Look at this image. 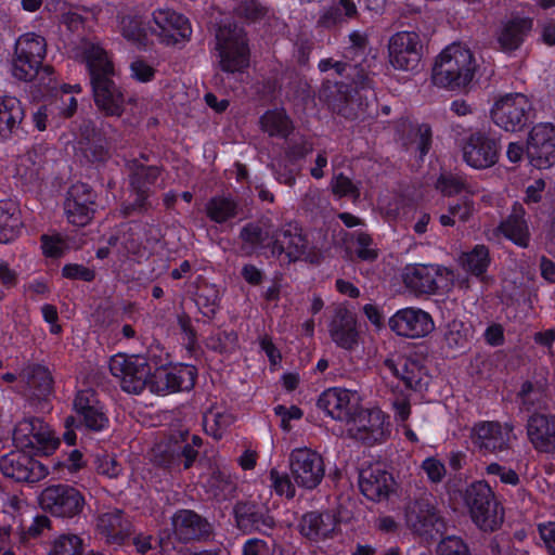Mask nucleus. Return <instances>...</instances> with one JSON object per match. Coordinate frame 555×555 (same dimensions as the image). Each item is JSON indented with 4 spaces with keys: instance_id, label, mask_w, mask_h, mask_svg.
Returning a JSON list of instances; mask_svg holds the SVG:
<instances>
[{
    "instance_id": "1",
    "label": "nucleus",
    "mask_w": 555,
    "mask_h": 555,
    "mask_svg": "<svg viewBox=\"0 0 555 555\" xmlns=\"http://www.w3.org/2000/svg\"><path fill=\"white\" fill-rule=\"evenodd\" d=\"M477 63L473 52L459 43L446 47L435 59L431 81L439 88L460 90L474 79Z\"/></svg>"
},
{
    "instance_id": "2",
    "label": "nucleus",
    "mask_w": 555,
    "mask_h": 555,
    "mask_svg": "<svg viewBox=\"0 0 555 555\" xmlns=\"http://www.w3.org/2000/svg\"><path fill=\"white\" fill-rule=\"evenodd\" d=\"M218 67L227 74L243 73L249 66L246 33L236 25H222L216 33Z\"/></svg>"
},
{
    "instance_id": "3",
    "label": "nucleus",
    "mask_w": 555,
    "mask_h": 555,
    "mask_svg": "<svg viewBox=\"0 0 555 555\" xmlns=\"http://www.w3.org/2000/svg\"><path fill=\"white\" fill-rule=\"evenodd\" d=\"M47 53L46 39L37 34L27 33L16 40L12 74L22 81H30L38 74V68Z\"/></svg>"
},
{
    "instance_id": "4",
    "label": "nucleus",
    "mask_w": 555,
    "mask_h": 555,
    "mask_svg": "<svg viewBox=\"0 0 555 555\" xmlns=\"http://www.w3.org/2000/svg\"><path fill=\"white\" fill-rule=\"evenodd\" d=\"M13 442L21 450L43 455H49L60 444L50 426L37 417H27L17 423L13 431Z\"/></svg>"
},
{
    "instance_id": "5",
    "label": "nucleus",
    "mask_w": 555,
    "mask_h": 555,
    "mask_svg": "<svg viewBox=\"0 0 555 555\" xmlns=\"http://www.w3.org/2000/svg\"><path fill=\"white\" fill-rule=\"evenodd\" d=\"M532 104L522 93H508L494 101L490 116L493 124L507 132L522 130L529 121Z\"/></svg>"
},
{
    "instance_id": "6",
    "label": "nucleus",
    "mask_w": 555,
    "mask_h": 555,
    "mask_svg": "<svg viewBox=\"0 0 555 555\" xmlns=\"http://www.w3.org/2000/svg\"><path fill=\"white\" fill-rule=\"evenodd\" d=\"M465 502L474 522L485 531L495 530L502 522L490 486L485 481L473 482L465 492Z\"/></svg>"
},
{
    "instance_id": "7",
    "label": "nucleus",
    "mask_w": 555,
    "mask_h": 555,
    "mask_svg": "<svg viewBox=\"0 0 555 555\" xmlns=\"http://www.w3.org/2000/svg\"><path fill=\"white\" fill-rule=\"evenodd\" d=\"M109 371L120 384L122 390L129 393H140L149 386L151 366L142 356L115 354L109 360Z\"/></svg>"
},
{
    "instance_id": "8",
    "label": "nucleus",
    "mask_w": 555,
    "mask_h": 555,
    "mask_svg": "<svg viewBox=\"0 0 555 555\" xmlns=\"http://www.w3.org/2000/svg\"><path fill=\"white\" fill-rule=\"evenodd\" d=\"M405 521L414 532L422 535H442L447 531L443 518L436 508L435 498L427 491L409 502L405 507Z\"/></svg>"
},
{
    "instance_id": "9",
    "label": "nucleus",
    "mask_w": 555,
    "mask_h": 555,
    "mask_svg": "<svg viewBox=\"0 0 555 555\" xmlns=\"http://www.w3.org/2000/svg\"><path fill=\"white\" fill-rule=\"evenodd\" d=\"M288 467L294 482L305 490L315 489L325 475L323 457L307 447L292 450L288 456Z\"/></svg>"
},
{
    "instance_id": "10",
    "label": "nucleus",
    "mask_w": 555,
    "mask_h": 555,
    "mask_svg": "<svg viewBox=\"0 0 555 555\" xmlns=\"http://www.w3.org/2000/svg\"><path fill=\"white\" fill-rule=\"evenodd\" d=\"M267 247L272 256L284 257L288 262L308 260L311 257V245L296 222H287L274 231Z\"/></svg>"
},
{
    "instance_id": "11",
    "label": "nucleus",
    "mask_w": 555,
    "mask_h": 555,
    "mask_svg": "<svg viewBox=\"0 0 555 555\" xmlns=\"http://www.w3.org/2000/svg\"><path fill=\"white\" fill-rule=\"evenodd\" d=\"M511 423L481 421L470 429L472 443L483 454H496L508 451L514 437Z\"/></svg>"
},
{
    "instance_id": "12",
    "label": "nucleus",
    "mask_w": 555,
    "mask_h": 555,
    "mask_svg": "<svg viewBox=\"0 0 555 555\" xmlns=\"http://www.w3.org/2000/svg\"><path fill=\"white\" fill-rule=\"evenodd\" d=\"M423 54L421 38L415 31H398L388 41L389 63L398 70H414Z\"/></svg>"
},
{
    "instance_id": "13",
    "label": "nucleus",
    "mask_w": 555,
    "mask_h": 555,
    "mask_svg": "<svg viewBox=\"0 0 555 555\" xmlns=\"http://www.w3.org/2000/svg\"><path fill=\"white\" fill-rule=\"evenodd\" d=\"M464 162L475 169H487L496 164L500 155L499 142L483 131H475L462 141Z\"/></svg>"
},
{
    "instance_id": "14",
    "label": "nucleus",
    "mask_w": 555,
    "mask_h": 555,
    "mask_svg": "<svg viewBox=\"0 0 555 555\" xmlns=\"http://www.w3.org/2000/svg\"><path fill=\"white\" fill-rule=\"evenodd\" d=\"M40 505L57 517H74L85 505V498L75 488L67 485H54L46 488L40 494Z\"/></svg>"
},
{
    "instance_id": "15",
    "label": "nucleus",
    "mask_w": 555,
    "mask_h": 555,
    "mask_svg": "<svg viewBox=\"0 0 555 555\" xmlns=\"http://www.w3.org/2000/svg\"><path fill=\"white\" fill-rule=\"evenodd\" d=\"M526 153L532 166L545 169L555 164V126L540 122L528 133Z\"/></svg>"
},
{
    "instance_id": "16",
    "label": "nucleus",
    "mask_w": 555,
    "mask_h": 555,
    "mask_svg": "<svg viewBox=\"0 0 555 555\" xmlns=\"http://www.w3.org/2000/svg\"><path fill=\"white\" fill-rule=\"evenodd\" d=\"M152 33L166 46H173L188 41L192 35L189 20L168 8L157 9L153 12Z\"/></svg>"
},
{
    "instance_id": "17",
    "label": "nucleus",
    "mask_w": 555,
    "mask_h": 555,
    "mask_svg": "<svg viewBox=\"0 0 555 555\" xmlns=\"http://www.w3.org/2000/svg\"><path fill=\"white\" fill-rule=\"evenodd\" d=\"M196 370L192 365L180 364L158 367L149 382L152 392L166 395L176 391L191 390L195 385Z\"/></svg>"
},
{
    "instance_id": "18",
    "label": "nucleus",
    "mask_w": 555,
    "mask_h": 555,
    "mask_svg": "<svg viewBox=\"0 0 555 555\" xmlns=\"http://www.w3.org/2000/svg\"><path fill=\"white\" fill-rule=\"evenodd\" d=\"M0 469L5 477L18 482H38L49 474L39 461L23 451H12L0 460Z\"/></svg>"
},
{
    "instance_id": "19",
    "label": "nucleus",
    "mask_w": 555,
    "mask_h": 555,
    "mask_svg": "<svg viewBox=\"0 0 555 555\" xmlns=\"http://www.w3.org/2000/svg\"><path fill=\"white\" fill-rule=\"evenodd\" d=\"M386 416L379 409L364 410L360 406L346 424L348 435L366 443L382 441L386 436Z\"/></svg>"
},
{
    "instance_id": "20",
    "label": "nucleus",
    "mask_w": 555,
    "mask_h": 555,
    "mask_svg": "<svg viewBox=\"0 0 555 555\" xmlns=\"http://www.w3.org/2000/svg\"><path fill=\"white\" fill-rule=\"evenodd\" d=\"M389 327L398 336L421 338L430 334L435 323L430 314L417 308L398 310L388 321Z\"/></svg>"
},
{
    "instance_id": "21",
    "label": "nucleus",
    "mask_w": 555,
    "mask_h": 555,
    "mask_svg": "<svg viewBox=\"0 0 555 555\" xmlns=\"http://www.w3.org/2000/svg\"><path fill=\"white\" fill-rule=\"evenodd\" d=\"M160 244V231L156 227L132 223L122 233L121 245L138 259H147Z\"/></svg>"
},
{
    "instance_id": "22",
    "label": "nucleus",
    "mask_w": 555,
    "mask_h": 555,
    "mask_svg": "<svg viewBox=\"0 0 555 555\" xmlns=\"http://www.w3.org/2000/svg\"><path fill=\"white\" fill-rule=\"evenodd\" d=\"M383 365L409 389L421 391L428 385L427 370L416 359L391 356L384 360Z\"/></svg>"
},
{
    "instance_id": "23",
    "label": "nucleus",
    "mask_w": 555,
    "mask_h": 555,
    "mask_svg": "<svg viewBox=\"0 0 555 555\" xmlns=\"http://www.w3.org/2000/svg\"><path fill=\"white\" fill-rule=\"evenodd\" d=\"M64 207L68 221L83 227L93 218L95 194L89 185L76 183L69 189Z\"/></svg>"
},
{
    "instance_id": "24",
    "label": "nucleus",
    "mask_w": 555,
    "mask_h": 555,
    "mask_svg": "<svg viewBox=\"0 0 555 555\" xmlns=\"http://www.w3.org/2000/svg\"><path fill=\"white\" fill-rule=\"evenodd\" d=\"M318 405L333 420L347 424L357 412L359 402L354 392L333 387L321 393Z\"/></svg>"
},
{
    "instance_id": "25",
    "label": "nucleus",
    "mask_w": 555,
    "mask_h": 555,
    "mask_svg": "<svg viewBox=\"0 0 555 555\" xmlns=\"http://www.w3.org/2000/svg\"><path fill=\"white\" fill-rule=\"evenodd\" d=\"M73 406L79 417V422L86 428L101 431L108 426V418L98 398V393L93 389L79 390L75 396Z\"/></svg>"
},
{
    "instance_id": "26",
    "label": "nucleus",
    "mask_w": 555,
    "mask_h": 555,
    "mask_svg": "<svg viewBox=\"0 0 555 555\" xmlns=\"http://www.w3.org/2000/svg\"><path fill=\"white\" fill-rule=\"evenodd\" d=\"M332 340L345 350H354L360 345V333L354 314L346 307L335 308L328 324Z\"/></svg>"
},
{
    "instance_id": "27",
    "label": "nucleus",
    "mask_w": 555,
    "mask_h": 555,
    "mask_svg": "<svg viewBox=\"0 0 555 555\" xmlns=\"http://www.w3.org/2000/svg\"><path fill=\"white\" fill-rule=\"evenodd\" d=\"M94 103L106 116L120 117L125 111V96L114 82L113 76L95 78L91 81Z\"/></svg>"
},
{
    "instance_id": "28",
    "label": "nucleus",
    "mask_w": 555,
    "mask_h": 555,
    "mask_svg": "<svg viewBox=\"0 0 555 555\" xmlns=\"http://www.w3.org/2000/svg\"><path fill=\"white\" fill-rule=\"evenodd\" d=\"M499 234H502L518 247H529L531 233L526 219V210L521 204L515 203L509 215L493 230V235Z\"/></svg>"
},
{
    "instance_id": "29",
    "label": "nucleus",
    "mask_w": 555,
    "mask_h": 555,
    "mask_svg": "<svg viewBox=\"0 0 555 555\" xmlns=\"http://www.w3.org/2000/svg\"><path fill=\"white\" fill-rule=\"evenodd\" d=\"M527 437L543 453H555V415L534 413L527 421Z\"/></svg>"
},
{
    "instance_id": "30",
    "label": "nucleus",
    "mask_w": 555,
    "mask_h": 555,
    "mask_svg": "<svg viewBox=\"0 0 555 555\" xmlns=\"http://www.w3.org/2000/svg\"><path fill=\"white\" fill-rule=\"evenodd\" d=\"M393 483L391 474L379 466L364 468L359 475V488L371 501L387 499L393 489Z\"/></svg>"
},
{
    "instance_id": "31",
    "label": "nucleus",
    "mask_w": 555,
    "mask_h": 555,
    "mask_svg": "<svg viewBox=\"0 0 555 555\" xmlns=\"http://www.w3.org/2000/svg\"><path fill=\"white\" fill-rule=\"evenodd\" d=\"M80 55L87 64L90 80L115 75L108 52L98 41L83 39L79 46Z\"/></svg>"
},
{
    "instance_id": "32",
    "label": "nucleus",
    "mask_w": 555,
    "mask_h": 555,
    "mask_svg": "<svg viewBox=\"0 0 555 555\" xmlns=\"http://www.w3.org/2000/svg\"><path fill=\"white\" fill-rule=\"evenodd\" d=\"M80 55L87 64L90 80L115 75L108 52L98 41L83 39L79 46Z\"/></svg>"
},
{
    "instance_id": "33",
    "label": "nucleus",
    "mask_w": 555,
    "mask_h": 555,
    "mask_svg": "<svg viewBox=\"0 0 555 555\" xmlns=\"http://www.w3.org/2000/svg\"><path fill=\"white\" fill-rule=\"evenodd\" d=\"M128 166L131 170L130 185L137 195L133 206L142 209L151 194V186L155 184L160 175V169L156 166H145L138 159L129 162Z\"/></svg>"
},
{
    "instance_id": "34",
    "label": "nucleus",
    "mask_w": 555,
    "mask_h": 555,
    "mask_svg": "<svg viewBox=\"0 0 555 555\" xmlns=\"http://www.w3.org/2000/svg\"><path fill=\"white\" fill-rule=\"evenodd\" d=\"M172 528L175 535L181 542L197 540L210 533L209 524L190 509H180L175 513Z\"/></svg>"
},
{
    "instance_id": "35",
    "label": "nucleus",
    "mask_w": 555,
    "mask_h": 555,
    "mask_svg": "<svg viewBox=\"0 0 555 555\" xmlns=\"http://www.w3.org/2000/svg\"><path fill=\"white\" fill-rule=\"evenodd\" d=\"M234 515L237 527L245 532L257 530L266 533L276 525L269 512L261 511L249 502H238L234 507Z\"/></svg>"
},
{
    "instance_id": "36",
    "label": "nucleus",
    "mask_w": 555,
    "mask_h": 555,
    "mask_svg": "<svg viewBox=\"0 0 555 555\" xmlns=\"http://www.w3.org/2000/svg\"><path fill=\"white\" fill-rule=\"evenodd\" d=\"M440 269L433 264L408 266L403 272L404 285L415 294H434L438 289Z\"/></svg>"
},
{
    "instance_id": "37",
    "label": "nucleus",
    "mask_w": 555,
    "mask_h": 555,
    "mask_svg": "<svg viewBox=\"0 0 555 555\" xmlns=\"http://www.w3.org/2000/svg\"><path fill=\"white\" fill-rule=\"evenodd\" d=\"M96 529L107 543L119 545L130 534L131 524L122 511L114 508L98 517Z\"/></svg>"
},
{
    "instance_id": "38",
    "label": "nucleus",
    "mask_w": 555,
    "mask_h": 555,
    "mask_svg": "<svg viewBox=\"0 0 555 555\" xmlns=\"http://www.w3.org/2000/svg\"><path fill=\"white\" fill-rule=\"evenodd\" d=\"M533 21L530 17H515L504 23L498 33V43L504 52L517 50L532 30Z\"/></svg>"
},
{
    "instance_id": "39",
    "label": "nucleus",
    "mask_w": 555,
    "mask_h": 555,
    "mask_svg": "<svg viewBox=\"0 0 555 555\" xmlns=\"http://www.w3.org/2000/svg\"><path fill=\"white\" fill-rule=\"evenodd\" d=\"M81 140L79 142L86 158L92 162H102L108 156V143L91 120H85L80 126Z\"/></svg>"
},
{
    "instance_id": "40",
    "label": "nucleus",
    "mask_w": 555,
    "mask_h": 555,
    "mask_svg": "<svg viewBox=\"0 0 555 555\" xmlns=\"http://www.w3.org/2000/svg\"><path fill=\"white\" fill-rule=\"evenodd\" d=\"M190 434L188 430H180L178 435H172L169 438L168 444L164 453L167 454L169 465L182 464L185 469L190 468L195 462L198 451L191 446Z\"/></svg>"
},
{
    "instance_id": "41",
    "label": "nucleus",
    "mask_w": 555,
    "mask_h": 555,
    "mask_svg": "<svg viewBox=\"0 0 555 555\" xmlns=\"http://www.w3.org/2000/svg\"><path fill=\"white\" fill-rule=\"evenodd\" d=\"M334 529V518L327 513H307L302 516L299 522L300 533L313 541H320L328 538Z\"/></svg>"
},
{
    "instance_id": "42",
    "label": "nucleus",
    "mask_w": 555,
    "mask_h": 555,
    "mask_svg": "<svg viewBox=\"0 0 555 555\" xmlns=\"http://www.w3.org/2000/svg\"><path fill=\"white\" fill-rule=\"evenodd\" d=\"M24 112L16 98H0V141L7 140L18 128Z\"/></svg>"
},
{
    "instance_id": "43",
    "label": "nucleus",
    "mask_w": 555,
    "mask_h": 555,
    "mask_svg": "<svg viewBox=\"0 0 555 555\" xmlns=\"http://www.w3.org/2000/svg\"><path fill=\"white\" fill-rule=\"evenodd\" d=\"M259 125L270 137L286 139L294 131V124L284 108L267 111L260 117Z\"/></svg>"
},
{
    "instance_id": "44",
    "label": "nucleus",
    "mask_w": 555,
    "mask_h": 555,
    "mask_svg": "<svg viewBox=\"0 0 555 555\" xmlns=\"http://www.w3.org/2000/svg\"><path fill=\"white\" fill-rule=\"evenodd\" d=\"M22 376L26 380L29 391L34 397L41 398L50 393L53 379L46 366L29 364L23 369Z\"/></svg>"
},
{
    "instance_id": "45",
    "label": "nucleus",
    "mask_w": 555,
    "mask_h": 555,
    "mask_svg": "<svg viewBox=\"0 0 555 555\" xmlns=\"http://www.w3.org/2000/svg\"><path fill=\"white\" fill-rule=\"evenodd\" d=\"M205 211L211 221L223 223L237 216L238 207L232 197L214 196L207 202Z\"/></svg>"
},
{
    "instance_id": "46",
    "label": "nucleus",
    "mask_w": 555,
    "mask_h": 555,
    "mask_svg": "<svg viewBox=\"0 0 555 555\" xmlns=\"http://www.w3.org/2000/svg\"><path fill=\"white\" fill-rule=\"evenodd\" d=\"M436 188L444 195L452 196L461 193L474 195L478 188L472 184L464 176L456 173H443L436 183Z\"/></svg>"
},
{
    "instance_id": "47",
    "label": "nucleus",
    "mask_w": 555,
    "mask_h": 555,
    "mask_svg": "<svg viewBox=\"0 0 555 555\" xmlns=\"http://www.w3.org/2000/svg\"><path fill=\"white\" fill-rule=\"evenodd\" d=\"M83 541L75 533H62L50 541L48 555H81Z\"/></svg>"
},
{
    "instance_id": "48",
    "label": "nucleus",
    "mask_w": 555,
    "mask_h": 555,
    "mask_svg": "<svg viewBox=\"0 0 555 555\" xmlns=\"http://www.w3.org/2000/svg\"><path fill=\"white\" fill-rule=\"evenodd\" d=\"M232 422L233 417L230 413L216 408L209 409L203 416L205 431L215 439L222 438Z\"/></svg>"
},
{
    "instance_id": "49",
    "label": "nucleus",
    "mask_w": 555,
    "mask_h": 555,
    "mask_svg": "<svg viewBox=\"0 0 555 555\" xmlns=\"http://www.w3.org/2000/svg\"><path fill=\"white\" fill-rule=\"evenodd\" d=\"M463 268L473 275L481 276L490 264L489 249L485 245H476L473 250L461 256Z\"/></svg>"
},
{
    "instance_id": "50",
    "label": "nucleus",
    "mask_w": 555,
    "mask_h": 555,
    "mask_svg": "<svg viewBox=\"0 0 555 555\" xmlns=\"http://www.w3.org/2000/svg\"><path fill=\"white\" fill-rule=\"evenodd\" d=\"M20 225L16 209L8 203H0V244L12 241Z\"/></svg>"
},
{
    "instance_id": "51",
    "label": "nucleus",
    "mask_w": 555,
    "mask_h": 555,
    "mask_svg": "<svg viewBox=\"0 0 555 555\" xmlns=\"http://www.w3.org/2000/svg\"><path fill=\"white\" fill-rule=\"evenodd\" d=\"M93 16V12L82 5L66 4L61 15V22L70 30L79 31L86 22Z\"/></svg>"
},
{
    "instance_id": "52",
    "label": "nucleus",
    "mask_w": 555,
    "mask_h": 555,
    "mask_svg": "<svg viewBox=\"0 0 555 555\" xmlns=\"http://www.w3.org/2000/svg\"><path fill=\"white\" fill-rule=\"evenodd\" d=\"M240 238L243 242L242 249L250 255L263 246L267 235L258 224L248 223L242 228Z\"/></svg>"
},
{
    "instance_id": "53",
    "label": "nucleus",
    "mask_w": 555,
    "mask_h": 555,
    "mask_svg": "<svg viewBox=\"0 0 555 555\" xmlns=\"http://www.w3.org/2000/svg\"><path fill=\"white\" fill-rule=\"evenodd\" d=\"M469 328L464 323L453 320L444 332V343L450 349L464 348L468 344Z\"/></svg>"
},
{
    "instance_id": "54",
    "label": "nucleus",
    "mask_w": 555,
    "mask_h": 555,
    "mask_svg": "<svg viewBox=\"0 0 555 555\" xmlns=\"http://www.w3.org/2000/svg\"><path fill=\"white\" fill-rule=\"evenodd\" d=\"M346 18H354L358 14L357 5L353 0H339V3L335 8L327 10L321 17L322 23L325 26H331L343 21V14Z\"/></svg>"
},
{
    "instance_id": "55",
    "label": "nucleus",
    "mask_w": 555,
    "mask_h": 555,
    "mask_svg": "<svg viewBox=\"0 0 555 555\" xmlns=\"http://www.w3.org/2000/svg\"><path fill=\"white\" fill-rule=\"evenodd\" d=\"M195 301L205 317H211L218 308L219 292L214 285H204L196 294Z\"/></svg>"
},
{
    "instance_id": "56",
    "label": "nucleus",
    "mask_w": 555,
    "mask_h": 555,
    "mask_svg": "<svg viewBox=\"0 0 555 555\" xmlns=\"http://www.w3.org/2000/svg\"><path fill=\"white\" fill-rule=\"evenodd\" d=\"M238 337L234 332H218L207 338L206 346L220 353H230L237 348Z\"/></svg>"
},
{
    "instance_id": "57",
    "label": "nucleus",
    "mask_w": 555,
    "mask_h": 555,
    "mask_svg": "<svg viewBox=\"0 0 555 555\" xmlns=\"http://www.w3.org/2000/svg\"><path fill=\"white\" fill-rule=\"evenodd\" d=\"M271 488L280 496H285L287 500H292L296 495V483L292 481L291 477L281 473L275 468H272L269 474Z\"/></svg>"
},
{
    "instance_id": "58",
    "label": "nucleus",
    "mask_w": 555,
    "mask_h": 555,
    "mask_svg": "<svg viewBox=\"0 0 555 555\" xmlns=\"http://www.w3.org/2000/svg\"><path fill=\"white\" fill-rule=\"evenodd\" d=\"M437 555H470L466 543L456 535L442 538L437 545Z\"/></svg>"
},
{
    "instance_id": "59",
    "label": "nucleus",
    "mask_w": 555,
    "mask_h": 555,
    "mask_svg": "<svg viewBox=\"0 0 555 555\" xmlns=\"http://www.w3.org/2000/svg\"><path fill=\"white\" fill-rule=\"evenodd\" d=\"M331 189L333 193L338 197L349 196L353 199H357L360 196V190L358 185L343 173L333 177L331 181Z\"/></svg>"
},
{
    "instance_id": "60",
    "label": "nucleus",
    "mask_w": 555,
    "mask_h": 555,
    "mask_svg": "<svg viewBox=\"0 0 555 555\" xmlns=\"http://www.w3.org/2000/svg\"><path fill=\"white\" fill-rule=\"evenodd\" d=\"M235 14L247 22H256L266 15V10L256 0H242L235 8Z\"/></svg>"
},
{
    "instance_id": "61",
    "label": "nucleus",
    "mask_w": 555,
    "mask_h": 555,
    "mask_svg": "<svg viewBox=\"0 0 555 555\" xmlns=\"http://www.w3.org/2000/svg\"><path fill=\"white\" fill-rule=\"evenodd\" d=\"M95 464L96 472L107 478H117L122 472L121 464L111 454L98 455Z\"/></svg>"
},
{
    "instance_id": "62",
    "label": "nucleus",
    "mask_w": 555,
    "mask_h": 555,
    "mask_svg": "<svg viewBox=\"0 0 555 555\" xmlns=\"http://www.w3.org/2000/svg\"><path fill=\"white\" fill-rule=\"evenodd\" d=\"M422 469L433 483L441 482L447 473L444 464L436 457L425 459L422 463Z\"/></svg>"
},
{
    "instance_id": "63",
    "label": "nucleus",
    "mask_w": 555,
    "mask_h": 555,
    "mask_svg": "<svg viewBox=\"0 0 555 555\" xmlns=\"http://www.w3.org/2000/svg\"><path fill=\"white\" fill-rule=\"evenodd\" d=\"M131 77L140 82H149L155 76V68L142 59H135L130 64Z\"/></svg>"
},
{
    "instance_id": "64",
    "label": "nucleus",
    "mask_w": 555,
    "mask_h": 555,
    "mask_svg": "<svg viewBox=\"0 0 555 555\" xmlns=\"http://www.w3.org/2000/svg\"><path fill=\"white\" fill-rule=\"evenodd\" d=\"M391 405L395 412V421L398 424L406 423L411 415L410 399L403 393H395Z\"/></svg>"
}]
</instances>
